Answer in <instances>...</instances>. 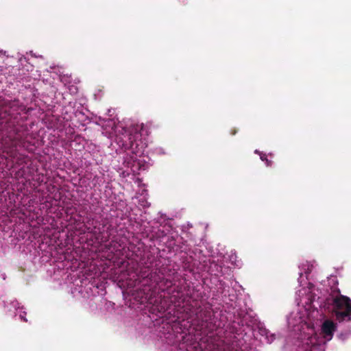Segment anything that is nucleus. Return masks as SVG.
I'll list each match as a JSON object with an SVG mask.
<instances>
[{
    "instance_id": "obj_1",
    "label": "nucleus",
    "mask_w": 351,
    "mask_h": 351,
    "mask_svg": "<svg viewBox=\"0 0 351 351\" xmlns=\"http://www.w3.org/2000/svg\"><path fill=\"white\" fill-rule=\"evenodd\" d=\"M143 129V124L141 126L136 125L129 128L125 131L123 138H118V143L125 150H132V152L136 155L140 154L142 148L140 131Z\"/></svg>"
},
{
    "instance_id": "obj_3",
    "label": "nucleus",
    "mask_w": 351,
    "mask_h": 351,
    "mask_svg": "<svg viewBox=\"0 0 351 351\" xmlns=\"http://www.w3.org/2000/svg\"><path fill=\"white\" fill-rule=\"evenodd\" d=\"M336 324L331 320L327 319L324 322L322 326V333L324 339L330 340L336 330Z\"/></svg>"
},
{
    "instance_id": "obj_5",
    "label": "nucleus",
    "mask_w": 351,
    "mask_h": 351,
    "mask_svg": "<svg viewBox=\"0 0 351 351\" xmlns=\"http://www.w3.org/2000/svg\"><path fill=\"white\" fill-rule=\"evenodd\" d=\"M261 159L263 161H265H265H266V162H267V166H270V165H270V162H269V161L267 160V156H266L265 154H263V155H261Z\"/></svg>"
},
{
    "instance_id": "obj_8",
    "label": "nucleus",
    "mask_w": 351,
    "mask_h": 351,
    "mask_svg": "<svg viewBox=\"0 0 351 351\" xmlns=\"http://www.w3.org/2000/svg\"><path fill=\"white\" fill-rule=\"evenodd\" d=\"M236 132H236V130H232V132H231V134L234 135V134H236Z\"/></svg>"
},
{
    "instance_id": "obj_2",
    "label": "nucleus",
    "mask_w": 351,
    "mask_h": 351,
    "mask_svg": "<svg viewBox=\"0 0 351 351\" xmlns=\"http://www.w3.org/2000/svg\"><path fill=\"white\" fill-rule=\"evenodd\" d=\"M336 319L339 322L351 320V300L350 298L339 294L332 301Z\"/></svg>"
},
{
    "instance_id": "obj_7",
    "label": "nucleus",
    "mask_w": 351,
    "mask_h": 351,
    "mask_svg": "<svg viewBox=\"0 0 351 351\" xmlns=\"http://www.w3.org/2000/svg\"><path fill=\"white\" fill-rule=\"evenodd\" d=\"M1 111H3V109H1ZM1 113L2 116H5L6 117V110L4 111L3 114L2 112H0Z\"/></svg>"
},
{
    "instance_id": "obj_4",
    "label": "nucleus",
    "mask_w": 351,
    "mask_h": 351,
    "mask_svg": "<svg viewBox=\"0 0 351 351\" xmlns=\"http://www.w3.org/2000/svg\"><path fill=\"white\" fill-rule=\"evenodd\" d=\"M8 123V119L5 116H2L0 113V132L4 130L5 125Z\"/></svg>"
},
{
    "instance_id": "obj_9",
    "label": "nucleus",
    "mask_w": 351,
    "mask_h": 351,
    "mask_svg": "<svg viewBox=\"0 0 351 351\" xmlns=\"http://www.w3.org/2000/svg\"><path fill=\"white\" fill-rule=\"evenodd\" d=\"M149 275H150L149 278H152L154 276H155V274L151 273Z\"/></svg>"
},
{
    "instance_id": "obj_6",
    "label": "nucleus",
    "mask_w": 351,
    "mask_h": 351,
    "mask_svg": "<svg viewBox=\"0 0 351 351\" xmlns=\"http://www.w3.org/2000/svg\"><path fill=\"white\" fill-rule=\"evenodd\" d=\"M223 351H239L237 350H234L232 347L230 346H227L226 348H224Z\"/></svg>"
}]
</instances>
